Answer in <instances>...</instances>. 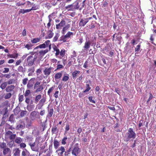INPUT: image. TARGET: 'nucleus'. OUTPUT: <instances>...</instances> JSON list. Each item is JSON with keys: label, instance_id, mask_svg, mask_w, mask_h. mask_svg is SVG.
I'll return each mask as SVG.
<instances>
[{"label": "nucleus", "instance_id": "nucleus-1", "mask_svg": "<svg viewBox=\"0 0 156 156\" xmlns=\"http://www.w3.org/2000/svg\"><path fill=\"white\" fill-rule=\"evenodd\" d=\"M81 4L80 2H76L72 4L66 6L65 8L68 11H75L76 9H79L80 4Z\"/></svg>", "mask_w": 156, "mask_h": 156}, {"label": "nucleus", "instance_id": "nucleus-2", "mask_svg": "<svg viewBox=\"0 0 156 156\" xmlns=\"http://www.w3.org/2000/svg\"><path fill=\"white\" fill-rule=\"evenodd\" d=\"M136 136V133L133 131V129L132 128H129L127 132L126 133L125 137L126 138L127 141L129 140L130 139H134Z\"/></svg>", "mask_w": 156, "mask_h": 156}, {"label": "nucleus", "instance_id": "nucleus-3", "mask_svg": "<svg viewBox=\"0 0 156 156\" xmlns=\"http://www.w3.org/2000/svg\"><path fill=\"white\" fill-rule=\"evenodd\" d=\"M37 58V56L35 55L34 57L32 55H30L27 57V62L28 65L30 66H31L34 63Z\"/></svg>", "mask_w": 156, "mask_h": 156}, {"label": "nucleus", "instance_id": "nucleus-4", "mask_svg": "<svg viewBox=\"0 0 156 156\" xmlns=\"http://www.w3.org/2000/svg\"><path fill=\"white\" fill-rule=\"evenodd\" d=\"M80 152L81 149L79 147V144L78 143L76 144L72 151V154L74 156H77Z\"/></svg>", "mask_w": 156, "mask_h": 156}, {"label": "nucleus", "instance_id": "nucleus-5", "mask_svg": "<svg viewBox=\"0 0 156 156\" xmlns=\"http://www.w3.org/2000/svg\"><path fill=\"white\" fill-rule=\"evenodd\" d=\"M51 44L50 40H47L45 41L44 43L40 44L38 46V47L40 48H45L46 47H48V49H51Z\"/></svg>", "mask_w": 156, "mask_h": 156}, {"label": "nucleus", "instance_id": "nucleus-6", "mask_svg": "<svg viewBox=\"0 0 156 156\" xmlns=\"http://www.w3.org/2000/svg\"><path fill=\"white\" fill-rule=\"evenodd\" d=\"M30 118L32 120H34L37 118L40 119V116L38 112L35 111L31 112L30 114Z\"/></svg>", "mask_w": 156, "mask_h": 156}, {"label": "nucleus", "instance_id": "nucleus-7", "mask_svg": "<svg viewBox=\"0 0 156 156\" xmlns=\"http://www.w3.org/2000/svg\"><path fill=\"white\" fill-rule=\"evenodd\" d=\"M52 67H50L49 68L45 67L43 71L44 74L46 76H49L51 73V70L53 69Z\"/></svg>", "mask_w": 156, "mask_h": 156}, {"label": "nucleus", "instance_id": "nucleus-8", "mask_svg": "<svg viewBox=\"0 0 156 156\" xmlns=\"http://www.w3.org/2000/svg\"><path fill=\"white\" fill-rule=\"evenodd\" d=\"M65 21L62 20L60 23L56 25V28L57 29H60L65 25Z\"/></svg>", "mask_w": 156, "mask_h": 156}, {"label": "nucleus", "instance_id": "nucleus-9", "mask_svg": "<svg viewBox=\"0 0 156 156\" xmlns=\"http://www.w3.org/2000/svg\"><path fill=\"white\" fill-rule=\"evenodd\" d=\"M46 99L44 97H43L40 101L39 103L38 104V105L40 106V107H38V109H40L44 105V103L46 102Z\"/></svg>", "mask_w": 156, "mask_h": 156}, {"label": "nucleus", "instance_id": "nucleus-10", "mask_svg": "<svg viewBox=\"0 0 156 156\" xmlns=\"http://www.w3.org/2000/svg\"><path fill=\"white\" fill-rule=\"evenodd\" d=\"M87 20L86 18L82 19L80 20L79 23L80 27H84L88 23Z\"/></svg>", "mask_w": 156, "mask_h": 156}, {"label": "nucleus", "instance_id": "nucleus-11", "mask_svg": "<svg viewBox=\"0 0 156 156\" xmlns=\"http://www.w3.org/2000/svg\"><path fill=\"white\" fill-rule=\"evenodd\" d=\"M3 154L5 156H9L11 154V150L8 147L4 149L3 150Z\"/></svg>", "mask_w": 156, "mask_h": 156}, {"label": "nucleus", "instance_id": "nucleus-12", "mask_svg": "<svg viewBox=\"0 0 156 156\" xmlns=\"http://www.w3.org/2000/svg\"><path fill=\"white\" fill-rule=\"evenodd\" d=\"M91 44V42L90 41H87L85 42L83 47L84 50H87L90 47Z\"/></svg>", "mask_w": 156, "mask_h": 156}, {"label": "nucleus", "instance_id": "nucleus-13", "mask_svg": "<svg viewBox=\"0 0 156 156\" xmlns=\"http://www.w3.org/2000/svg\"><path fill=\"white\" fill-rule=\"evenodd\" d=\"M65 148L64 147L61 146L60 148L58 149L57 150H56V152H57L58 151H61L58 153V155H62L63 153L65 151Z\"/></svg>", "mask_w": 156, "mask_h": 156}, {"label": "nucleus", "instance_id": "nucleus-14", "mask_svg": "<svg viewBox=\"0 0 156 156\" xmlns=\"http://www.w3.org/2000/svg\"><path fill=\"white\" fill-rule=\"evenodd\" d=\"M34 82L33 80L31 79L28 82L27 85V87L29 89H32L34 86Z\"/></svg>", "mask_w": 156, "mask_h": 156}, {"label": "nucleus", "instance_id": "nucleus-15", "mask_svg": "<svg viewBox=\"0 0 156 156\" xmlns=\"http://www.w3.org/2000/svg\"><path fill=\"white\" fill-rule=\"evenodd\" d=\"M53 144L55 149H56L59 146L60 143L57 140L55 139L53 141Z\"/></svg>", "mask_w": 156, "mask_h": 156}, {"label": "nucleus", "instance_id": "nucleus-16", "mask_svg": "<svg viewBox=\"0 0 156 156\" xmlns=\"http://www.w3.org/2000/svg\"><path fill=\"white\" fill-rule=\"evenodd\" d=\"M80 73V71L75 70L74 71L72 74V77L73 79H75L78 75Z\"/></svg>", "mask_w": 156, "mask_h": 156}, {"label": "nucleus", "instance_id": "nucleus-17", "mask_svg": "<svg viewBox=\"0 0 156 156\" xmlns=\"http://www.w3.org/2000/svg\"><path fill=\"white\" fill-rule=\"evenodd\" d=\"M21 123H23V124H19L16 126V130H19L20 129H23L24 128L25 123L23 122H22Z\"/></svg>", "mask_w": 156, "mask_h": 156}, {"label": "nucleus", "instance_id": "nucleus-18", "mask_svg": "<svg viewBox=\"0 0 156 156\" xmlns=\"http://www.w3.org/2000/svg\"><path fill=\"white\" fill-rule=\"evenodd\" d=\"M70 27V25L68 24L66 25L65 27H63L62 30L61 31V33L64 34L66 32V31Z\"/></svg>", "mask_w": 156, "mask_h": 156}, {"label": "nucleus", "instance_id": "nucleus-19", "mask_svg": "<svg viewBox=\"0 0 156 156\" xmlns=\"http://www.w3.org/2000/svg\"><path fill=\"white\" fill-rule=\"evenodd\" d=\"M62 71L56 73L55 75V80H56L60 78L62 76Z\"/></svg>", "mask_w": 156, "mask_h": 156}, {"label": "nucleus", "instance_id": "nucleus-20", "mask_svg": "<svg viewBox=\"0 0 156 156\" xmlns=\"http://www.w3.org/2000/svg\"><path fill=\"white\" fill-rule=\"evenodd\" d=\"M15 87L14 85H11L8 86L6 89V90L7 92H10L13 90L14 89Z\"/></svg>", "mask_w": 156, "mask_h": 156}, {"label": "nucleus", "instance_id": "nucleus-21", "mask_svg": "<svg viewBox=\"0 0 156 156\" xmlns=\"http://www.w3.org/2000/svg\"><path fill=\"white\" fill-rule=\"evenodd\" d=\"M54 109L53 108L50 109L48 111V113L47 115V117L50 118L51 117L53 114Z\"/></svg>", "mask_w": 156, "mask_h": 156}, {"label": "nucleus", "instance_id": "nucleus-22", "mask_svg": "<svg viewBox=\"0 0 156 156\" xmlns=\"http://www.w3.org/2000/svg\"><path fill=\"white\" fill-rule=\"evenodd\" d=\"M51 50V49H47L44 50H41L39 51V53L40 55L41 56H44L48 52L50 51Z\"/></svg>", "mask_w": 156, "mask_h": 156}, {"label": "nucleus", "instance_id": "nucleus-23", "mask_svg": "<svg viewBox=\"0 0 156 156\" xmlns=\"http://www.w3.org/2000/svg\"><path fill=\"white\" fill-rule=\"evenodd\" d=\"M41 40V37H37L33 38L31 40V41L32 44H35L39 42Z\"/></svg>", "mask_w": 156, "mask_h": 156}, {"label": "nucleus", "instance_id": "nucleus-24", "mask_svg": "<svg viewBox=\"0 0 156 156\" xmlns=\"http://www.w3.org/2000/svg\"><path fill=\"white\" fill-rule=\"evenodd\" d=\"M13 151L14 152V156H18L20 155V150L18 148H16Z\"/></svg>", "mask_w": 156, "mask_h": 156}, {"label": "nucleus", "instance_id": "nucleus-25", "mask_svg": "<svg viewBox=\"0 0 156 156\" xmlns=\"http://www.w3.org/2000/svg\"><path fill=\"white\" fill-rule=\"evenodd\" d=\"M30 12L29 9H21L19 11V14L22 13L23 14H24L25 13L29 12Z\"/></svg>", "mask_w": 156, "mask_h": 156}, {"label": "nucleus", "instance_id": "nucleus-26", "mask_svg": "<svg viewBox=\"0 0 156 156\" xmlns=\"http://www.w3.org/2000/svg\"><path fill=\"white\" fill-rule=\"evenodd\" d=\"M67 38L65 36H62L59 39L60 41H62V43H65L67 41Z\"/></svg>", "mask_w": 156, "mask_h": 156}, {"label": "nucleus", "instance_id": "nucleus-27", "mask_svg": "<svg viewBox=\"0 0 156 156\" xmlns=\"http://www.w3.org/2000/svg\"><path fill=\"white\" fill-rule=\"evenodd\" d=\"M53 35L54 33L52 32V31L49 30L48 31V36L46 38L50 39L53 37Z\"/></svg>", "mask_w": 156, "mask_h": 156}, {"label": "nucleus", "instance_id": "nucleus-28", "mask_svg": "<svg viewBox=\"0 0 156 156\" xmlns=\"http://www.w3.org/2000/svg\"><path fill=\"white\" fill-rule=\"evenodd\" d=\"M29 145L31 149L33 151H35L36 148L35 147V142L33 143H30L29 144Z\"/></svg>", "mask_w": 156, "mask_h": 156}, {"label": "nucleus", "instance_id": "nucleus-29", "mask_svg": "<svg viewBox=\"0 0 156 156\" xmlns=\"http://www.w3.org/2000/svg\"><path fill=\"white\" fill-rule=\"evenodd\" d=\"M73 35V32L69 31L67 33L64 35L67 38H69L71 37V36Z\"/></svg>", "mask_w": 156, "mask_h": 156}, {"label": "nucleus", "instance_id": "nucleus-30", "mask_svg": "<svg viewBox=\"0 0 156 156\" xmlns=\"http://www.w3.org/2000/svg\"><path fill=\"white\" fill-rule=\"evenodd\" d=\"M22 141V139L20 137H16L15 140V142L17 144H20Z\"/></svg>", "mask_w": 156, "mask_h": 156}, {"label": "nucleus", "instance_id": "nucleus-31", "mask_svg": "<svg viewBox=\"0 0 156 156\" xmlns=\"http://www.w3.org/2000/svg\"><path fill=\"white\" fill-rule=\"evenodd\" d=\"M41 94H39L37 95L35 97V103H37L39 100L41 98Z\"/></svg>", "mask_w": 156, "mask_h": 156}, {"label": "nucleus", "instance_id": "nucleus-32", "mask_svg": "<svg viewBox=\"0 0 156 156\" xmlns=\"http://www.w3.org/2000/svg\"><path fill=\"white\" fill-rule=\"evenodd\" d=\"M66 51L64 49H62L61 50L60 54L62 58L65 55Z\"/></svg>", "mask_w": 156, "mask_h": 156}, {"label": "nucleus", "instance_id": "nucleus-33", "mask_svg": "<svg viewBox=\"0 0 156 156\" xmlns=\"http://www.w3.org/2000/svg\"><path fill=\"white\" fill-rule=\"evenodd\" d=\"M59 36H60V34H58V33L56 34L53 38V42L56 41H57V40L58 39V38L59 37Z\"/></svg>", "mask_w": 156, "mask_h": 156}, {"label": "nucleus", "instance_id": "nucleus-34", "mask_svg": "<svg viewBox=\"0 0 156 156\" xmlns=\"http://www.w3.org/2000/svg\"><path fill=\"white\" fill-rule=\"evenodd\" d=\"M86 89L83 91V92L86 93L88 92L91 89V87H90V84H86Z\"/></svg>", "mask_w": 156, "mask_h": 156}, {"label": "nucleus", "instance_id": "nucleus-35", "mask_svg": "<svg viewBox=\"0 0 156 156\" xmlns=\"http://www.w3.org/2000/svg\"><path fill=\"white\" fill-rule=\"evenodd\" d=\"M27 108L29 111L30 112L34 110V106L33 105L27 106Z\"/></svg>", "mask_w": 156, "mask_h": 156}, {"label": "nucleus", "instance_id": "nucleus-36", "mask_svg": "<svg viewBox=\"0 0 156 156\" xmlns=\"http://www.w3.org/2000/svg\"><path fill=\"white\" fill-rule=\"evenodd\" d=\"M58 129L56 126L53 127L51 129V132L53 134L55 133L56 131H58Z\"/></svg>", "mask_w": 156, "mask_h": 156}, {"label": "nucleus", "instance_id": "nucleus-37", "mask_svg": "<svg viewBox=\"0 0 156 156\" xmlns=\"http://www.w3.org/2000/svg\"><path fill=\"white\" fill-rule=\"evenodd\" d=\"M55 87V86H53L52 87H50L49 89V90L47 92L48 94V95H49V96L50 95V94L51 93Z\"/></svg>", "mask_w": 156, "mask_h": 156}, {"label": "nucleus", "instance_id": "nucleus-38", "mask_svg": "<svg viewBox=\"0 0 156 156\" xmlns=\"http://www.w3.org/2000/svg\"><path fill=\"white\" fill-rule=\"evenodd\" d=\"M7 84V83L6 82H4L1 84L0 87L2 89H4L6 87Z\"/></svg>", "mask_w": 156, "mask_h": 156}, {"label": "nucleus", "instance_id": "nucleus-39", "mask_svg": "<svg viewBox=\"0 0 156 156\" xmlns=\"http://www.w3.org/2000/svg\"><path fill=\"white\" fill-rule=\"evenodd\" d=\"M43 89L42 85L39 86L36 89V92H39L42 91Z\"/></svg>", "mask_w": 156, "mask_h": 156}, {"label": "nucleus", "instance_id": "nucleus-40", "mask_svg": "<svg viewBox=\"0 0 156 156\" xmlns=\"http://www.w3.org/2000/svg\"><path fill=\"white\" fill-rule=\"evenodd\" d=\"M18 53H16L15 54H10L9 55H8V56H9L11 58H17L18 57Z\"/></svg>", "mask_w": 156, "mask_h": 156}, {"label": "nucleus", "instance_id": "nucleus-41", "mask_svg": "<svg viewBox=\"0 0 156 156\" xmlns=\"http://www.w3.org/2000/svg\"><path fill=\"white\" fill-rule=\"evenodd\" d=\"M15 81V80L14 79H11L7 81L6 82L7 84L9 85L11 84L14 83Z\"/></svg>", "mask_w": 156, "mask_h": 156}, {"label": "nucleus", "instance_id": "nucleus-42", "mask_svg": "<svg viewBox=\"0 0 156 156\" xmlns=\"http://www.w3.org/2000/svg\"><path fill=\"white\" fill-rule=\"evenodd\" d=\"M33 45L31 44H27L26 45H24V48H27L28 50H30L32 49V47Z\"/></svg>", "mask_w": 156, "mask_h": 156}, {"label": "nucleus", "instance_id": "nucleus-43", "mask_svg": "<svg viewBox=\"0 0 156 156\" xmlns=\"http://www.w3.org/2000/svg\"><path fill=\"white\" fill-rule=\"evenodd\" d=\"M27 112L26 111L23 110L21 111L20 113V116L21 117L24 116L25 115H26Z\"/></svg>", "mask_w": 156, "mask_h": 156}, {"label": "nucleus", "instance_id": "nucleus-44", "mask_svg": "<svg viewBox=\"0 0 156 156\" xmlns=\"http://www.w3.org/2000/svg\"><path fill=\"white\" fill-rule=\"evenodd\" d=\"M6 144L4 142H3L0 144V147L2 149H4L6 148Z\"/></svg>", "mask_w": 156, "mask_h": 156}, {"label": "nucleus", "instance_id": "nucleus-45", "mask_svg": "<svg viewBox=\"0 0 156 156\" xmlns=\"http://www.w3.org/2000/svg\"><path fill=\"white\" fill-rule=\"evenodd\" d=\"M67 139V137H64L62 140V144L63 145H65L66 144V141Z\"/></svg>", "mask_w": 156, "mask_h": 156}, {"label": "nucleus", "instance_id": "nucleus-46", "mask_svg": "<svg viewBox=\"0 0 156 156\" xmlns=\"http://www.w3.org/2000/svg\"><path fill=\"white\" fill-rule=\"evenodd\" d=\"M69 77L67 76L64 75L62 79V80L64 81H67L69 79Z\"/></svg>", "mask_w": 156, "mask_h": 156}, {"label": "nucleus", "instance_id": "nucleus-47", "mask_svg": "<svg viewBox=\"0 0 156 156\" xmlns=\"http://www.w3.org/2000/svg\"><path fill=\"white\" fill-rule=\"evenodd\" d=\"M9 121L11 122H13L14 121V115L12 114L9 118Z\"/></svg>", "mask_w": 156, "mask_h": 156}, {"label": "nucleus", "instance_id": "nucleus-48", "mask_svg": "<svg viewBox=\"0 0 156 156\" xmlns=\"http://www.w3.org/2000/svg\"><path fill=\"white\" fill-rule=\"evenodd\" d=\"M31 93L30 90H27L24 94V96L26 97L28 96Z\"/></svg>", "mask_w": 156, "mask_h": 156}, {"label": "nucleus", "instance_id": "nucleus-49", "mask_svg": "<svg viewBox=\"0 0 156 156\" xmlns=\"http://www.w3.org/2000/svg\"><path fill=\"white\" fill-rule=\"evenodd\" d=\"M24 96L23 95H19V101L20 102H22L23 100Z\"/></svg>", "mask_w": 156, "mask_h": 156}, {"label": "nucleus", "instance_id": "nucleus-50", "mask_svg": "<svg viewBox=\"0 0 156 156\" xmlns=\"http://www.w3.org/2000/svg\"><path fill=\"white\" fill-rule=\"evenodd\" d=\"M63 68V66L61 64H58L57 66L56 69L55 70V71H56L58 69Z\"/></svg>", "mask_w": 156, "mask_h": 156}, {"label": "nucleus", "instance_id": "nucleus-51", "mask_svg": "<svg viewBox=\"0 0 156 156\" xmlns=\"http://www.w3.org/2000/svg\"><path fill=\"white\" fill-rule=\"evenodd\" d=\"M140 46L141 45L140 44L136 46V47L135 49V52H138L139 51L140 49Z\"/></svg>", "mask_w": 156, "mask_h": 156}, {"label": "nucleus", "instance_id": "nucleus-52", "mask_svg": "<svg viewBox=\"0 0 156 156\" xmlns=\"http://www.w3.org/2000/svg\"><path fill=\"white\" fill-rule=\"evenodd\" d=\"M16 134H12L9 136V139L12 140H13L16 137Z\"/></svg>", "mask_w": 156, "mask_h": 156}, {"label": "nucleus", "instance_id": "nucleus-53", "mask_svg": "<svg viewBox=\"0 0 156 156\" xmlns=\"http://www.w3.org/2000/svg\"><path fill=\"white\" fill-rule=\"evenodd\" d=\"M17 69L19 72H23V68L21 66H19L18 67Z\"/></svg>", "mask_w": 156, "mask_h": 156}, {"label": "nucleus", "instance_id": "nucleus-54", "mask_svg": "<svg viewBox=\"0 0 156 156\" xmlns=\"http://www.w3.org/2000/svg\"><path fill=\"white\" fill-rule=\"evenodd\" d=\"M42 68H40L37 69L36 71V73L37 75H38L39 74H40L42 73Z\"/></svg>", "mask_w": 156, "mask_h": 156}, {"label": "nucleus", "instance_id": "nucleus-55", "mask_svg": "<svg viewBox=\"0 0 156 156\" xmlns=\"http://www.w3.org/2000/svg\"><path fill=\"white\" fill-rule=\"evenodd\" d=\"M93 98V97L92 96H89L88 97V99L89 101L95 104V101L94 100H92Z\"/></svg>", "mask_w": 156, "mask_h": 156}, {"label": "nucleus", "instance_id": "nucleus-56", "mask_svg": "<svg viewBox=\"0 0 156 156\" xmlns=\"http://www.w3.org/2000/svg\"><path fill=\"white\" fill-rule=\"evenodd\" d=\"M11 96V94L10 93H8L5 95V98L6 99L9 98Z\"/></svg>", "mask_w": 156, "mask_h": 156}, {"label": "nucleus", "instance_id": "nucleus-57", "mask_svg": "<svg viewBox=\"0 0 156 156\" xmlns=\"http://www.w3.org/2000/svg\"><path fill=\"white\" fill-rule=\"evenodd\" d=\"M28 80L27 78H25L23 80L22 83L23 85H26L27 84V81Z\"/></svg>", "mask_w": 156, "mask_h": 156}, {"label": "nucleus", "instance_id": "nucleus-58", "mask_svg": "<svg viewBox=\"0 0 156 156\" xmlns=\"http://www.w3.org/2000/svg\"><path fill=\"white\" fill-rule=\"evenodd\" d=\"M20 148H25L26 146V144L24 143H20Z\"/></svg>", "mask_w": 156, "mask_h": 156}, {"label": "nucleus", "instance_id": "nucleus-59", "mask_svg": "<svg viewBox=\"0 0 156 156\" xmlns=\"http://www.w3.org/2000/svg\"><path fill=\"white\" fill-rule=\"evenodd\" d=\"M54 14V13L53 12L48 16V18L49 19V22L51 23L52 20V19H51V17L53 16V15Z\"/></svg>", "mask_w": 156, "mask_h": 156}, {"label": "nucleus", "instance_id": "nucleus-60", "mask_svg": "<svg viewBox=\"0 0 156 156\" xmlns=\"http://www.w3.org/2000/svg\"><path fill=\"white\" fill-rule=\"evenodd\" d=\"M38 9V8L35 5H34L32 7V8L29 9L30 11L31 10H34Z\"/></svg>", "mask_w": 156, "mask_h": 156}, {"label": "nucleus", "instance_id": "nucleus-61", "mask_svg": "<svg viewBox=\"0 0 156 156\" xmlns=\"http://www.w3.org/2000/svg\"><path fill=\"white\" fill-rule=\"evenodd\" d=\"M65 129V132H67L69 129V125L68 124H66Z\"/></svg>", "mask_w": 156, "mask_h": 156}, {"label": "nucleus", "instance_id": "nucleus-62", "mask_svg": "<svg viewBox=\"0 0 156 156\" xmlns=\"http://www.w3.org/2000/svg\"><path fill=\"white\" fill-rule=\"evenodd\" d=\"M4 70L3 71V73H8L9 72V69L8 68H4Z\"/></svg>", "mask_w": 156, "mask_h": 156}, {"label": "nucleus", "instance_id": "nucleus-63", "mask_svg": "<svg viewBox=\"0 0 156 156\" xmlns=\"http://www.w3.org/2000/svg\"><path fill=\"white\" fill-rule=\"evenodd\" d=\"M83 77L82 75H81L76 80V81L77 82L79 83L80 81L81 80H82Z\"/></svg>", "mask_w": 156, "mask_h": 156}, {"label": "nucleus", "instance_id": "nucleus-64", "mask_svg": "<svg viewBox=\"0 0 156 156\" xmlns=\"http://www.w3.org/2000/svg\"><path fill=\"white\" fill-rule=\"evenodd\" d=\"M3 76H4V77H5L6 78L9 79L11 77V76L10 73H9L8 74H4L3 75Z\"/></svg>", "mask_w": 156, "mask_h": 156}]
</instances>
